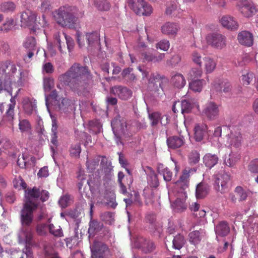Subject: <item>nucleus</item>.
I'll return each mask as SVG.
<instances>
[{
    "label": "nucleus",
    "instance_id": "obj_1",
    "mask_svg": "<svg viewBox=\"0 0 258 258\" xmlns=\"http://www.w3.org/2000/svg\"><path fill=\"white\" fill-rule=\"evenodd\" d=\"M92 79V75L88 67L79 63H74L64 73L58 77L56 87L61 89L67 87L79 95L83 94L87 85Z\"/></svg>",
    "mask_w": 258,
    "mask_h": 258
},
{
    "label": "nucleus",
    "instance_id": "obj_2",
    "mask_svg": "<svg viewBox=\"0 0 258 258\" xmlns=\"http://www.w3.org/2000/svg\"><path fill=\"white\" fill-rule=\"evenodd\" d=\"M26 201L21 211V222L23 227L29 226L33 219V212L38 207L37 203L33 202L32 200H39L42 202L47 201L49 198L48 191L40 189L36 187L28 188L26 190Z\"/></svg>",
    "mask_w": 258,
    "mask_h": 258
},
{
    "label": "nucleus",
    "instance_id": "obj_3",
    "mask_svg": "<svg viewBox=\"0 0 258 258\" xmlns=\"http://www.w3.org/2000/svg\"><path fill=\"white\" fill-rule=\"evenodd\" d=\"M7 63L3 64L0 66V93L3 90L7 92H12L13 84L19 87L22 84V72H20L19 76L16 78L15 75L17 72V67L15 64H10V70L7 72L8 69Z\"/></svg>",
    "mask_w": 258,
    "mask_h": 258
},
{
    "label": "nucleus",
    "instance_id": "obj_4",
    "mask_svg": "<svg viewBox=\"0 0 258 258\" xmlns=\"http://www.w3.org/2000/svg\"><path fill=\"white\" fill-rule=\"evenodd\" d=\"M53 15L56 22L61 27L75 28L77 18L73 14L71 7H60L53 12Z\"/></svg>",
    "mask_w": 258,
    "mask_h": 258
},
{
    "label": "nucleus",
    "instance_id": "obj_5",
    "mask_svg": "<svg viewBox=\"0 0 258 258\" xmlns=\"http://www.w3.org/2000/svg\"><path fill=\"white\" fill-rule=\"evenodd\" d=\"M54 44L57 45L61 53L66 52V44L69 52H71L74 47L75 43L73 38L64 32H56L53 35Z\"/></svg>",
    "mask_w": 258,
    "mask_h": 258
},
{
    "label": "nucleus",
    "instance_id": "obj_6",
    "mask_svg": "<svg viewBox=\"0 0 258 258\" xmlns=\"http://www.w3.org/2000/svg\"><path fill=\"white\" fill-rule=\"evenodd\" d=\"M128 7L137 15L149 16L152 12V7L144 0H127Z\"/></svg>",
    "mask_w": 258,
    "mask_h": 258
},
{
    "label": "nucleus",
    "instance_id": "obj_7",
    "mask_svg": "<svg viewBox=\"0 0 258 258\" xmlns=\"http://www.w3.org/2000/svg\"><path fill=\"white\" fill-rule=\"evenodd\" d=\"M91 207H92V205ZM92 213V208H91L90 213L91 217ZM100 231H102L101 234L105 235L109 233L110 230L108 228L104 227L102 223L96 219H93L91 217L89 223L88 233L89 234V236H94Z\"/></svg>",
    "mask_w": 258,
    "mask_h": 258
},
{
    "label": "nucleus",
    "instance_id": "obj_8",
    "mask_svg": "<svg viewBox=\"0 0 258 258\" xmlns=\"http://www.w3.org/2000/svg\"><path fill=\"white\" fill-rule=\"evenodd\" d=\"M92 258H104L110 254L107 245L100 241H95L91 246Z\"/></svg>",
    "mask_w": 258,
    "mask_h": 258
},
{
    "label": "nucleus",
    "instance_id": "obj_9",
    "mask_svg": "<svg viewBox=\"0 0 258 258\" xmlns=\"http://www.w3.org/2000/svg\"><path fill=\"white\" fill-rule=\"evenodd\" d=\"M230 179V176L227 173H221L215 175L214 181V188L219 192L223 194L228 189V183Z\"/></svg>",
    "mask_w": 258,
    "mask_h": 258
},
{
    "label": "nucleus",
    "instance_id": "obj_10",
    "mask_svg": "<svg viewBox=\"0 0 258 258\" xmlns=\"http://www.w3.org/2000/svg\"><path fill=\"white\" fill-rule=\"evenodd\" d=\"M220 113V105L216 102L210 101L207 102L203 109L202 114L210 120L217 118Z\"/></svg>",
    "mask_w": 258,
    "mask_h": 258
},
{
    "label": "nucleus",
    "instance_id": "obj_11",
    "mask_svg": "<svg viewBox=\"0 0 258 258\" xmlns=\"http://www.w3.org/2000/svg\"><path fill=\"white\" fill-rule=\"evenodd\" d=\"M207 43L214 48L221 49L226 46V37L220 34H210L207 36Z\"/></svg>",
    "mask_w": 258,
    "mask_h": 258
},
{
    "label": "nucleus",
    "instance_id": "obj_12",
    "mask_svg": "<svg viewBox=\"0 0 258 258\" xmlns=\"http://www.w3.org/2000/svg\"><path fill=\"white\" fill-rule=\"evenodd\" d=\"M22 24L28 27L36 29L39 25L36 23V16L29 10L23 12L21 15Z\"/></svg>",
    "mask_w": 258,
    "mask_h": 258
},
{
    "label": "nucleus",
    "instance_id": "obj_13",
    "mask_svg": "<svg viewBox=\"0 0 258 258\" xmlns=\"http://www.w3.org/2000/svg\"><path fill=\"white\" fill-rule=\"evenodd\" d=\"M226 138V145L236 148L239 147L241 144L242 136L239 132L230 130Z\"/></svg>",
    "mask_w": 258,
    "mask_h": 258
},
{
    "label": "nucleus",
    "instance_id": "obj_14",
    "mask_svg": "<svg viewBox=\"0 0 258 258\" xmlns=\"http://www.w3.org/2000/svg\"><path fill=\"white\" fill-rule=\"evenodd\" d=\"M110 93L122 100H127L132 96V91L125 87L116 86L111 88Z\"/></svg>",
    "mask_w": 258,
    "mask_h": 258
},
{
    "label": "nucleus",
    "instance_id": "obj_15",
    "mask_svg": "<svg viewBox=\"0 0 258 258\" xmlns=\"http://www.w3.org/2000/svg\"><path fill=\"white\" fill-rule=\"evenodd\" d=\"M220 23L221 25L229 30H237L239 25L236 19L229 15L223 16L220 19Z\"/></svg>",
    "mask_w": 258,
    "mask_h": 258
},
{
    "label": "nucleus",
    "instance_id": "obj_16",
    "mask_svg": "<svg viewBox=\"0 0 258 258\" xmlns=\"http://www.w3.org/2000/svg\"><path fill=\"white\" fill-rule=\"evenodd\" d=\"M238 6L239 11L243 16L247 18L251 17L255 11L252 4L247 0L241 2Z\"/></svg>",
    "mask_w": 258,
    "mask_h": 258
},
{
    "label": "nucleus",
    "instance_id": "obj_17",
    "mask_svg": "<svg viewBox=\"0 0 258 258\" xmlns=\"http://www.w3.org/2000/svg\"><path fill=\"white\" fill-rule=\"evenodd\" d=\"M215 89L220 93L230 94L232 86L230 82L226 79H221L214 84Z\"/></svg>",
    "mask_w": 258,
    "mask_h": 258
},
{
    "label": "nucleus",
    "instance_id": "obj_18",
    "mask_svg": "<svg viewBox=\"0 0 258 258\" xmlns=\"http://www.w3.org/2000/svg\"><path fill=\"white\" fill-rule=\"evenodd\" d=\"M149 87L155 92L159 91V88L162 89V77L158 74H152L148 81Z\"/></svg>",
    "mask_w": 258,
    "mask_h": 258
},
{
    "label": "nucleus",
    "instance_id": "obj_19",
    "mask_svg": "<svg viewBox=\"0 0 258 258\" xmlns=\"http://www.w3.org/2000/svg\"><path fill=\"white\" fill-rule=\"evenodd\" d=\"M237 39L240 44L246 46H250L253 44V35L251 33L247 31H243L239 32Z\"/></svg>",
    "mask_w": 258,
    "mask_h": 258
},
{
    "label": "nucleus",
    "instance_id": "obj_20",
    "mask_svg": "<svg viewBox=\"0 0 258 258\" xmlns=\"http://www.w3.org/2000/svg\"><path fill=\"white\" fill-rule=\"evenodd\" d=\"M166 143L169 148L175 149L181 147L184 144V140L182 136H173L167 138Z\"/></svg>",
    "mask_w": 258,
    "mask_h": 258
},
{
    "label": "nucleus",
    "instance_id": "obj_21",
    "mask_svg": "<svg viewBox=\"0 0 258 258\" xmlns=\"http://www.w3.org/2000/svg\"><path fill=\"white\" fill-rule=\"evenodd\" d=\"M139 243V248L145 253L152 252L156 248L155 243L150 239H141L140 240Z\"/></svg>",
    "mask_w": 258,
    "mask_h": 258
},
{
    "label": "nucleus",
    "instance_id": "obj_22",
    "mask_svg": "<svg viewBox=\"0 0 258 258\" xmlns=\"http://www.w3.org/2000/svg\"><path fill=\"white\" fill-rule=\"evenodd\" d=\"M208 126L206 124H197L195 126V139L197 142H201L207 133Z\"/></svg>",
    "mask_w": 258,
    "mask_h": 258
},
{
    "label": "nucleus",
    "instance_id": "obj_23",
    "mask_svg": "<svg viewBox=\"0 0 258 258\" xmlns=\"http://www.w3.org/2000/svg\"><path fill=\"white\" fill-rule=\"evenodd\" d=\"M219 161V158L216 154L211 153L206 154L203 158L204 165L209 169H211L216 165Z\"/></svg>",
    "mask_w": 258,
    "mask_h": 258
},
{
    "label": "nucleus",
    "instance_id": "obj_24",
    "mask_svg": "<svg viewBox=\"0 0 258 258\" xmlns=\"http://www.w3.org/2000/svg\"><path fill=\"white\" fill-rule=\"evenodd\" d=\"M215 231L217 238L218 236L223 237H225L229 233L230 228L226 222L222 221L216 225Z\"/></svg>",
    "mask_w": 258,
    "mask_h": 258
},
{
    "label": "nucleus",
    "instance_id": "obj_25",
    "mask_svg": "<svg viewBox=\"0 0 258 258\" xmlns=\"http://www.w3.org/2000/svg\"><path fill=\"white\" fill-rule=\"evenodd\" d=\"M179 29L177 24L167 22L161 27V32L166 35H175Z\"/></svg>",
    "mask_w": 258,
    "mask_h": 258
},
{
    "label": "nucleus",
    "instance_id": "obj_26",
    "mask_svg": "<svg viewBox=\"0 0 258 258\" xmlns=\"http://www.w3.org/2000/svg\"><path fill=\"white\" fill-rule=\"evenodd\" d=\"M157 171L163 176L164 180L168 182L172 180L173 174L172 171L164 164L159 163L157 166Z\"/></svg>",
    "mask_w": 258,
    "mask_h": 258
},
{
    "label": "nucleus",
    "instance_id": "obj_27",
    "mask_svg": "<svg viewBox=\"0 0 258 258\" xmlns=\"http://www.w3.org/2000/svg\"><path fill=\"white\" fill-rule=\"evenodd\" d=\"M85 38L88 47H93L99 44L100 41V36L97 32L86 33Z\"/></svg>",
    "mask_w": 258,
    "mask_h": 258
},
{
    "label": "nucleus",
    "instance_id": "obj_28",
    "mask_svg": "<svg viewBox=\"0 0 258 258\" xmlns=\"http://www.w3.org/2000/svg\"><path fill=\"white\" fill-rule=\"evenodd\" d=\"M210 190L209 186L204 182L199 183L196 187V195L198 199H203L206 197Z\"/></svg>",
    "mask_w": 258,
    "mask_h": 258
},
{
    "label": "nucleus",
    "instance_id": "obj_29",
    "mask_svg": "<svg viewBox=\"0 0 258 258\" xmlns=\"http://www.w3.org/2000/svg\"><path fill=\"white\" fill-rule=\"evenodd\" d=\"M11 103L8 105L5 117L9 121H13L15 116V108L16 105V96L12 97Z\"/></svg>",
    "mask_w": 258,
    "mask_h": 258
},
{
    "label": "nucleus",
    "instance_id": "obj_30",
    "mask_svg": "<svg viewBox=\"0 0 258 258\" xmlns=\"http://www.w3.org/2000/svg\"><path fill=\"white\" fill-rule=\"evenodd\" d=\"M23 108L24 112L28 115H31L35 110L36 105L35 102H32L29 98L26 97L22 100Z\"/></svg>",
    "mask_w": 258,
    "mask_h": 258
},
{
    "label": "nucleus",
    "instance_id": "obj_31",
    "mask_svg": "<svg viewBox=\"0 0 258 258\" xmlns=\"http://www.w3.org/2000/svg\"><path fill=\"white\" fill-rule=\"evenodd\" d=\"M171 82L175 87L181 88L185 85L186 80L182 74L177 73L172 77Z\"/></svg>",
    "mask_w": 258,
    "mask_h": 258
},
{
    "label": "nucleus",
    "instance_id": "obj_32",
    "mask_svg": "<svg viewBox=\"0 0 258 258\" xmlns=\"http://www.w3.org/2000/svg\"><path fill=\"white\" fill-rule=\"evenodd\" d=\"M16 9V4L12 1H5L0 4V11L5 14L12 13Z\"/></svg>",
    "mask_w": 258,
    "mask_h": 258
},
{
    "label": "nucleus",
    "instance_id": "obj_33",
    "mask_svg": "<svg viewBox=\"0 0 258 258\" xmlns=\"http://www.w3.org/2000/svg\"><path fill=\"white\" fill-rule=\"evenodd\" d=\"M234 191L236 195L238 198V201L239 202L246 201L250 192L249 190L244 189L240 186L236 187Z\"/></svg>",
    "mask_w": 258,
    "mask_h": 258
},
{
    "label": "nucleus",
    "instance_id": "obj_34",
    "mask_svg": "<svg viewBox=\"0 0 258 258\" xmlns=\"http://www.w3.org/2000/svg\"><path fill=\"white\" fill-rule=\"evenodd\" d=\"M48 228L49 233L54 237L59 238L63 236V230L60 226L51 223L48 225Z\"/></svg>",
    "mask_w": 258,
    "mask_h": 258
},
{
    "label": "nucleus",
    "instance_id": "obj_35",
    "mask_svg": "<svg viewBox=\"0 0 258 258\" xmlns=\"http://www.w3.org/2000/svg\"><path fill=\"white\" fill-rule=\"evenodd\" d=\"M206 82L204 80H193L189 84L190 89L194 92H200L202 91L203 86L205 84Z\"/></svg>",
    "mask_w": 258,
    "mask_h": 258
},
{
    "label": "nucleus",
    "instance_id": "obj_36",
    "mask_svg": "<svg viewBox=\"0 0 258 258\" xmlns=\"http://www.w3.org/2000/svg\"><path fill=\"white\" fill-rule=\"evenodd\" d=\"M14 26V19L8 18L5 22L0 26V32L8 33L10 31Z\"/></svg>",
    "mask_w": 258,
    "mask_h": 258
},
{
    "label": "nucleus",
    "instance_id": "obj_37",
    "mask_svg": "<svg viewBox=\"0 0 258 258\" xmlns=\"http://www.w3.org/2000/svg\"><path fill=\"white\" fill-rule=\"evenodd\" d=\"M185 240L183 235L180 234L176 235L173 238V247L176 249H180L184 245Z\"/></svg>",
    "mask_w": 258,
    "mask_h": 258
},
{
    "label": "nucleus",
    "instance_id": "obj_38",
    "mask_svg": "<svg viewBox=\"0 0 258 258\" xmlns=\"http://www.w3.org/2000/svg\"><path fill=\"white\" fill-rule=\"evenodd\" d=\"M163 117L161 116V114L158 112H153L149 114V119L153 126L157 125L160 121L161 124H163L161 121Z\"/></svg>",
    "mask_w": 258,
    "mask_h": 258
},
{
    "label": "nucleus",
    "instance_id": "obj_39",
    "mask_svg": "<svg viewBox=\"0 0 258 258\" xmlns=\"http://www.w3.org/2000/svg\"><path fill=\"white\" fill-rule=\"evenodd\" d=\"M189 176L186 170H183L182 175L180 176L179 179L176 182V183L181 185V187L184 189L188 186Z\"/></svg>",
    "mask_w": 258,
    "mask_h": 258
},
{
    "label": "nucleus",
    "instance_id": "obj_40",
    "mask_svg": "<svg viewBox=\"0 0 258 258\" xmlns=\"http://www.w3.org/2000/svg\"><path fill=\"white\" fill-rule=\"evenodd\" d=\"M205 70L207 73H212L215 69L216 63L212 58L210 57H205L204 58Z\"/></svg>",
    "mask_w": 258,
    "mask_h": 258
},
{
    "label": "nucleus",
    "instance_id": "obj_41",
    "mask_svg": "<svg viewBox=\"0 0 258 258\" xmlns=\"http://www.w3.org/2000/svg\"><path fill=\"white\" fill-rule=\"evenodd\" d=\"M36 40L34 37L30 36L25 39L24 41L23 46L28 50H36Z\"/></svg>",
    "mask_w": 258,
    "mask_h": 258
},
{
    "label": "nucleus",
    "instance_id": "obj_42",
    "mask_svg": "<svg viewBox=\"0 0 258 258\" xmlns=\"http://www.w3.org/2000/svg\"><path fill=\"white\" fill-rule=\"evenodd\" d=\"M230 129L227 126H218L215 128L214 136L217 137H226Z\"/></svg>",
    "mask_w": 258,
    "mask_h": 258
},
{
    "label": "nucleus",
    "instance_id": "obj_43",
    "mask_svg": "<svg viewBox=\"0 0 258 258\" xmlns=\"http://www.w3.org/2000/svg\"><path fill=\"white\" fill-rule=\"evenodd\" d=\"M101 220L106 224L111 225L114 221V214L110 212H105L100 215Z\"/></svg>",
    "mask_w": 258,
    "mask_h": 258
},
{
    "label": "nucleus",
    "instance_id": "obj_44",
    "mask_svg": "<svg viewBox=\"0 0 258 258\" xmlns=\"http://www.w3.org/2000/svg\"><path fill=\"white\" fill-rule=\"evenodd\" d=\"M195 105V104L192 101L186 100H182L181 103L182 113H189Z\"/></svg>",
    "mask_w": 258,
    "mask_h": 258
},
{
    "label": "nucleus",
    "instance_id": "obj_45",
    "mask_svg": "<svg viewBox=\"0 0 258 258\" xmlns=\"http://www.w3.org/2000/svg\"><path fill=\"white\" fill-rule=\"evenodd\" d=\"M188 236L190 243L195 245L199 244L201 241L200 233L199 231L195 230L190 232Z\"/></svg>",
    "mask_w": 258,
    "mask_h": 258
},
{
    "label": "nucleus",
    "instance_id": "obj_46",
    "mask_svg": "<svg viewBox=\"0 0 258 258\" xmlns=\"http://www.w3.org/2000/svg\"><path fill=\"white\" fill-rule=\"evenodd\" d=\"M148 181L149 184L153 187H157L159 185V182L157 175L153 171L150 172L148 175Z\"/></svg>",
    "mask_w": 258,
    "mask_h": 258
},
{
    "label": "nucleus",
    "instance_id": "obj_47",
    "mask_svg": "<svg viewBox=\"0 0 258 258\" xmlns=\"http://www.w3.org/2000/svg\"><path fill=\"white\" fill-rule=\"evenodd\" d=\"M254 77V74L250 71H246L243 73L241 77V80L244 85L250 84Z\"/></svg>",
    "mask_w": 258,
    "mask_h": 258
},
{
    "label": "nucleus",
    "instance_id": "obj_48",
    "mask_svg": "<svg viewBox=\"0 0 258 258\" xmlns=\"http://www.w3.org/2000/svg\"><path fill=\"white\" fill-rule=\"evenodd\" d=\"M54 80L52 77H45L43 79V89L45 92H49L54 87Z\"/></svg>",
    "mask_w": 258,
    "mask_h": 258
},
{
    "label": "nucleus",
    "instance_id": "obj_49",
    "mask_svg": "<svg viewBox=\"0 0 258 258\" xmlns=\"http://www.w3.org/2000/svg\"><path fill=\"white\" fill-rule=\"evenodd\" d=\"M188 162L190 165L197 164L200 161V154L196 150H192L189 154Z\"/></svg>",
    "mask_w": 258,
    "mask_h": 258
},
{
    "label": "nucleus",
    "instance_id": "obj_50",
    "mask_svg": "<svg viewBox=\"0 0 258 258\" xmlns=\"http://www.w3.org/2000/svg\"><path fill=\"white\" fill-rule=\"evenodd\" d=\"M70 151L71 157L79 158L81 152V144L79 143L72 145Z\"/></svg>",
    "mask_w": 258,
    "mask_h": 258
},
{
    "label": "nucleus",
    "instance_id": "obj_51",
    "mask_svg": "<svg viewBox=\"0 0 258 258\" xmlns=\"http://www.w3.org/2000/svg\"><path fill=\"white\" fill-rule=\"evenodd\" d=\"M58 93L56 90H53L49 95V96H46L45 102L46 105L47 107V108L48 107L49 105V101H51V102H52V103H54V104H55L58 100Z\"/></svg>",
    "mask_w": 258,
    "mask_h": 258
},
{
    "label": "nucleus",
    "instance_id": "obj_52",
    "mask_svg": "<svg viewBox=\"0 0 258 258\" xmlns=\"http://www.w3.org/2000/svg\"><path fill=\"white\" fill-rule=\"evenodd\" d=\"M69 100L67 98H62L61 102L58 100L54 105L56 106V108H58L60 110L65 111L69 105Z\"/></svg>",
    "mask_w": 258,
    "mask_h": 258
},
{
    "label": "nucleus",
    "instance_id": "obj_53",
    "mask_svg": "<svg viewBox=\"0 0 258 258\" xmlns=\"http://www.w3.org/2000/svg\"><path fill=\"white\" fill-rule=\"evenodd\" d=\"M19 127L22 132H29L31 129V125L27 119L20 120Z\"/></svg>",
    "mask_w": 258,
    "mask_h": 258
},
{
    "label": "nucleus",
    "instance_id": "obj_54",
    "mask_svg": "<svg viewBox=\"0 0 258 258\" xmlns=\"http://www.w3.org/2000/svg\"><path fill=\"white\" fill-rule=\"evenodd\" d=\"M126 185L123 182L119 183L120 188V192L123 195H126L127 193L126 186H127L128 187H130V186L133 182V178L131 176L129 177H126Z\"/></svg>",
    "mask_w": 258,
    "mask_h": 258
},
{
    "label": "nucleus",
    "instance_id": "obj_55",
    "mask_svg": "<svg viewBox=\"0 0 258 258\" xmlns=\"http://www.w3.org/2000/svg\"><path fill=\"white\" fill-rule=\"evenodd\" d=\"M202 70L200 68H192L189 72L188 76L191 80H194L201 77L202 74Z\"/></svg>",
    "mask_w": 258,
    "mask_h": 258
},
{
    "label": "nucleus",
    "instance_id": "obj_56",
    "mask_svg": "<svg viewBox=\"0 0 258 258\" xmlns=\"http://www.w3.org/2000/svg\"><path fill=\"white\" fill-rule=\"evenodd\" d=\"M25 230L23 234L25 237V242L27 244H30L33 237V234L31 229L29 226L26 227H24Z\"/></svg>",
    "mask_w": 258,
    "mask_h": 258
},
{
    "label": "nucleus",
    "instance_id": "obj_57",
    "mask_svg": "<svg viewBox=\"0 0 258 258\" xmlns=\"http://www.w3.org/2000/svg\"><path fill=\"white\" fill-rule=\"evenodd\" d=\"M170 46L169 41L166 39L161 40L156 44V48L163 51L168 50Z\"/></svg>",
    "mask_w": 258,
    "mask_h": 258
},
{
    "label": "nucleus",
    "instance_id": "obj_58",
    "mask_svg": "<svg viewBox=\"0 0 258 258\" xmlns=\"http://www.w3.org/2000/svg\"><path fill=\"white\" fill-rule=\"evenodd\" d=\"M191 59L194 63L199 67L202 66V56L200 53L194 51L191 54Z\"/></svg>",
    "mask_w": 258,
    "mask_h": 258
},
{
    "label": "nucleus",
    "instance_id": "obj_59",
    "mask_svg": "<svg viewBox=\"0 0 258 258\" xmlns=\"http://www.w3.org/2000/svg\"><path fill=\"white\" fill-rule=\"evenodd\" d=\"M28 157L24 154L22 155V157L19 156L17 160V164L21 168H25L28 166Z\"/></svg>",
    "mask_w": 258,
    "mask_h": 258
},
{
    "label": "nucleus",
    "instance_id": "obj_60",
    "mask_svg": "<svg viewBox=\"0 0 258 258\" xmlns=\"http://www.w3.org/2000/svg\"><path fill=\"white\" fill-rule=\"evenodd\" d=\"M248 167L251 172L258 173V159L252 160L249 163Z\"/></svg>",
    "mask_w": 258,
    "mask_h": 258
},
{
    "label": "nucleus",
    "instance_id": "obj_61",
    "mask_svg": "<svg viewBox=\"0 0 258 258\" xmlns=\"http://www.w3.org/2000/svg\"><path fill=\"white\" fill-rule=\"evenodd\" d=\"M96 7L100 11H108L110 7V4L106 1H101L96 4Z\"/></svg>",
    "mask_w": 258,
    "mask_h": 258
},
{
    "label": "nucleus",
    "instance_id": "obj_62",
    "mask_svg": "<svg viewBox=\"0 0 258 258\" xmlns=\"http://www.w3.org/2000/svg\"><path fill=\"white\" fill-rule=\"evenodd\" d=\"M236 162V159L232 155H229L228 157L225 158L224 160V164L229 167L233 166Z\"/></svg>",
    "mask_w": 258,
    "mask_h": 258
},
{
    "label": "nucleus",
    "instance_id": "obj_63",
    "mask_svg": "<svg viewBox=\"0 0 258 258\" xmlns=\"http://www.w3.org/2000/svg\"><path fill=\"white\" fill-rule=\"evenodd\" d=\"M70 200V196L66 195L61 197L58 202L62 208H65L68 206Z\"/></svg>",
    "mask_w": 258,
    "mask_h": 258
},
{
    "label": "nucleus",
    "instance_id": "obj_64",
    "mask_svg": "<svg viewBox=\"0 0 258 258\" xmlns=\"http://www.w3.org/2000/svg\"><path fill=\"white\" fill-rule=\"evenodd\" d=\"M144 62H153L154 54L150 52H143L141 54Z\"/></svg>",
    "mask_w": 258,
    "mask_h": 258
}]
</instances>
